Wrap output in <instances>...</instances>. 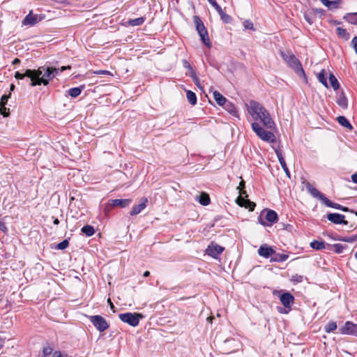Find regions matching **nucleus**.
Returning a JSON list of instances; mask_svg holds the SVG:
<instances>
[{"label": "nucleus", "instance_id": "6ab92c4d", "mask_svg": "<svg viewBox=\"0 0 357 357\" xmlns=\"http://www.w3.org/2000/svg\"><path fill=\"white\" fill-rule=\"evenodd\" d=\"M320 2L327 7L328 9H337L341 3V0L330 1V0H319Z\"/></svg>", "mask_w": 357, "mask_h": 357}, {"label": "nucleus", "instance_id": "0e129e2a", "mask_svg": "<svg viewBox=\"0 0 357 357\" xmlns=\"http://www.w3.org/2000/svg\"><path fill=\"white\" fill-rule=\"evenodd\" d=\"M208 33L207 30H206V33H204V32H200L199 33V35L200 36V38L203 37V36H205L206 35V33Z\"/></svg>", "mask_w": 357, "mask_h": 357}, {"label": "nucleus", "instance_id": "5fc2aeb1", "mask_svg": "<svg viewBox=\"0 0 357 357\" xmlns=\"http://www.w3.org/2000/svg\"><path fill=\"white\" fill-rule=\"evenodd\" d=\"M245 188V183L244 181H241L239 183V186L238 187V189L239 190H244Z\"/></svg>", "mask_w": 357, "mask_h": 357}, {"label": "nucleus", "instance_id": "ea45409f", "mask_svg": "<svg viewBox=\"0 0 357 357\" xmlns=\"http://www.w3.org/2000/svg\"><path fill=\"white\" fill-rule=\"evenodd\" d=\"M304 277L301 275L295 274L291 276V281L293 282L300 283L303 281Z\"/></svg>", "mask_w": 357, "mask_h": 357}, {"label": "nucleus", "instance_id": "bb28decb", "mask_svg": "<svg viewBox=\"0 0 357 357\" xmlns=\"http://www.w3.org/2000/svg\"><path fill=\"white\" fill-rule=\"evenodd\" d=\"M336 33L340 38L344 39V40H348L350 38L349 33L345 29H343L342 27H337L336 29Z\"/></svg>", "mask_w": 357, "mask_h": 357}, {"label": "nucleus", "instance_id": "f704fd0d", "mask_svg": "<svg viewBox=\"0 0 357 357\" xmlns=\"http://www.w3.org/2000/svg\"><path fill=\"white\" fill-rule=\"evenodd\" d=\"M318 80L326 88L328 87V82L326 77L325 70H322L317 76Z\"/></svg>", "mask_w": 357, "mask_h": 357}, {"label": "nucleus", "instance_id": "c85d7f7f", "mask_svg": "<svg viewBox=\"0 0 357 357\" xmlns=\"http://www.w3.org/2000/svg\"><path fill=\"white\" fill-rule=\"evenodd\" d=\"M145 20H146V18L144 17H138L136 19L128 20L127 23L130 26H137L142 25L144 22Z\"/></svg>", "mask_w": 357, "mask_h": 357}, {"label": "nucleus", "instance_id": "603ef678", "mask_svg": "<svg viewBox=\"0 0 357 357\" xmlns=\"http://www.w3.org/2000/svg\"><path fill=\"white\" fill-rule=\"evenodd\" d=\"M0 230L3 232H6V231H7V227L6 226L5 222H3L1 220H0Z\"/></svg>", "mask_w": 357, "mask_h": 357}, {"label": "nucleus", "instance_id": "39448f33", "mask_svg": "<svg viewBox=\"0 0 357 357\" xmlns=\"http://www.w3.org/2000/svg\"><path fill=\"white\" fill-rule=\"evenodd\" d=\"M246 197H248L246 191L245 190H239V196L236 202L240 206L249 208L250 211H254L256 204L250 200L245 199Z\"/></svg>", "mask_w": 357, "mask_h": 357}, {"label": "nucleus", "instance_id": "473e14b6", "mask_svg": "<svg viewBox=\"0 0 357 357\" xmlns=\"http://www.w3.org/2000/svg\"><path fill=\"white\" fill-rule=\"evenodd\" d=\"M82 232L86 236H91L94 234L95 229L93 227L87 225L82 228Z\"/></svg>", "mask_w": 357, "mask_h": 357}, {"label": "nucleus", "instance_id": "e433bc0d", "mask_svg": "<svg viewBox=\"0 0 357 357\" xmlns=\"http://www.w3.org/2000/svg\"><path fill=\"white\" fill-rule=\"evenodd\" d=\"M329 82L331 84V86L333 87L334 90H337L340 87V84L337 79V78L335 77L334 75L330 74L329 75Z\"/></svg>", "mask_w": 357, "mask_h": 357}, {"label": "nucleus", "instance_id": "58836bf2", "mask_svg": "<svg viewBox=\"0 0 357 357\" xmlns=\"http://www.w3.org/2000/svg\"><path fill=\"white\" fill-rule=\"evenodd\" d=\"M357 239V235H354L350 237H344V238H337V240L344 241V242H348V243H352L354 242Z\"/></svg>", "mask_w": 357, "mask_h": 357}, {"label": "nucleus", "instance_id": "423d86ee", "mask_svg": "<svg viewBox=\"0 0 357 357\" xmlns=\"http://www.w3.org/2000/svg\"><path fill=\"white\" fill-rule=\"evenodd\" d=\"M89 319L93 325L96 328L98 331L100 332H103L106 331L109 328V324L100 315H93L89 317Z\"/></svg>", "mask_w": 357, "mask_h": 357}, {"label": "nucleus", "instance_id": "5701e85b", "mask_svg": "<svg viewBox=\"0 0 357 357\" xmlns=\"http://www.w3.org/2000/svg\"><path fill=\"white\" fill-rule=\"evenodd\" d=\"M213 96L216 102L220 106H223L227 102L226 98L217 91H213Z\"/></svg>", "mask_w": 357, "mask_h": 357}, {"label": "nucleus", "instance_id": "052dcab7", "mask_svg": "<svg viewBox=\"0 0 357 357\" xmlns=\"http://www.w3.org/2000/svg\"><path fill=\"white\" fill-rule=\"evenodd\" d=\"M108 303H109V305H110V307L111 309H114V304L112 303L110 298H108Z\"/></svg>", "mask_w": 357, "mask_h": 357}, {"label": "nucleus", "instance_id": "9d476101", "mask_svg": "<svg viewBox=\"0 0 357 357\" xmlns=\"http://www.w3.org/2000/svg\"><path fill=\"white\" fill-rule=\"evenodd\" d=\"M131 203V199H116L109 200L108 206L110 207L119 206L120 208H126Z\"/></svg>", "mask_w": 357, "mask_h": 357}, {"label": "nucleus", "instance_id": "69168bd1", "mask_svg": "<svg viewBox=\"0 0 357 357\" xmlns=\"http://www.w3.org/2000/svg\"><path fill=\"white\" fill-rule=\"evenodd\" d=\"M259 221H260V222H261V225H268V224H266V222H264L263 221V220L261 219V217L259 218Z\"/></svg>", "mask_w": 357, "mask_h": 357}, {"label": "nucleus", "instance_id": "2f4dec72", "mask_svg": "<svg viewBox=\"0 0 357 357\" xmlns=\"http://www.w3.org/2000/svg\"><path fill=\"white\" fill-rule=\"evenodd\" d=\"M275 256L271 258L272 261L282 262L289 258V255L286 254L275 253Z\"/></svg>", "mask_w": 357, "mask_h": 357}, {"label": "nucleus", "instance_id": "a878e982", "mask_svg": "<svg viewBox=\"0 0 357 357\" xmlns=\"http://www.w3.org/2000/svg\"><path fill=\"white\" fill-rule=\"evenodd\" d=\"M337 122L343 127L347 128L349 130L353 129V126L349 123V121L347 119L346 117L343 116H340L337 118Z\"/></svg>", "mask_w": 357, "mask_h": 357}, {"label": "nucleus", "instance_id": "4468645a", "mask_svg": "<svg viewBox=\"0 0 357 357\" xmlns=\"http://www.w3.org/2000/svg\"><path fill=\"white\" fill-rule=\"evenodd\" d=\"M212 6L216 10V11L218 13V14L220 15V16L221 17V20L223 21V22L228 24V23H230L231 22V16L227 15V14H226L222 10L221 7L218 5V3L217 2H214V3H213Z\"/></svg>", "mask_w": 357, "mask_h": 357}, {"label": "nucleus", "instance_id": "864d4df0", "mask_svg": "<svg viewBox=\"0 0 357 357\" xmlns=\"http://www.w3.org/2000/svg\"><path fill=\"white\" fill-rule=\"evenodd\" d=\"M71 68V66H62L61 68H56V70H59V75L60 73H61L62 72H63L66 69H70Z\"/></svg>", "mask_w": 357, "mask_h": 357}, {"label": "nucleus", "instance_id": "f3484780", "mask_svg": "<svg viewBox=\"0 0 357 357\" xmlns=\"http://www.w3.org/2000/svg\"><path fill=\"white\" fill-rule=\"evenodd\" d=\"M336 102L337 104L342 109L347 108L348 100L343 91L337 95Z\"/></svg>", "mask_w": 357, "mask_h": 357}, {"label": "nucleus", "instance_id": "9b49d317", "mask_svg": "<svg viewBox=\"0 0 357 357\" xmlns=\"http://www.w3.org/2000/svg\"><path fill=\"white\" fill-rule=\"evenodd\" d=\"M280 301L284 307L290 308L291 305L294 303V297L289 292H284L280 295Z\"/></svg>", "mask_w": 357, "mask_h": 357}, {"label": "nucleus", "instance_id": "2eb2a0df", "mask_svg": "<svg viewBox=\"0 0 357 357\" xmlns=\"http://www.w3.org/2000/svg\"><path fill=\"white\" fill-rule=\"evenodd\" d=\"M223 251V248L218 245H208L206 252L207 254L214 258H216Z\"/></svg>", "mask_w": 357, "mask_h": 357}, {"label": "nucleus", "instance_id": "412c9836", "mask_svg": "<svg viewBox=\"0 0 357 357\" xmlns=\"http://www.w3.org/2000/svg\"><path fill=\"white\" fill-rule=\"evenodd\" d=\"M193 21L195 24L196 29H197V32L198 33L204 32V33H206V29L204 23L202 22V20L200 19V17L195 15L193 17Z\"/></svg>", "mask_w": 357, "mask_h": 357}, {"label": "nucleus", "instance_id": "7c9ffc66", "mask_svg": "<svg viewBox=\"0 0 357 357\" xmlns=\"http://www.w3.org/2000/svg\"><path fill=\"white\" fill-rule=\"evenodd\" d=\"M186 96H187L188 101L189 102L190 104H191L192 105H196L197 96L194 92H192V91H190V90L187 91Z\"/></svg>", "mask_w": 357, "mask_h": 357}, {"label": "nucleus", "instance_id": "f8f14e48", "mask_svg": "<svg viewBox=\"0 0 357 357\" xmlns=\"http://www.w3.org/2000/svg\"><path fill=\"white\" fill-rule=\"evenodd\" d=\"M147 202V198L142 197L140 199V203L138 205H135L132 206V209L130 211V215L134 216L139 214L142 210H144L146 208Z\"/></svg>", "mask_w": 357, "mask_h": 357}, {"label": "nucleus", "instance_id": "bf43d9fd", "mask_svg": "<svg viewBox=\"0 0 357 357\" xmlns=\"http://www.w3.org/2000/svg\"><path fill=\"white\" fill-rule=\"evenodd\" d=\"M315 11L317 13L319 14H322L324 12V10L321 8H316Z\"/></svg>", "mask_w": 357, "mask_h": 357}, {"label": "nucleus", "instance_id": "f257e3e1", "mask_svg": "<svg viewBox=\"0 0 357 357\" xmlns=\"http://www.w3.org/2000/svg\"><path fill=\"white\" fill-rule=\"evenodd\" d=\"M248 112L255 121L251 124L252 130L263 141L273 143L275 136L273 130L275 123L266 109L257 101L251 100L247 105Z\"/></svg>", "mask_w": 357, "mask_h": 357}, {"label": "nucleus", "instance_id": "c9c22d12", "mask_svg": "<svg viewBox=\"0 0 357 357\" xmlns=\"http://www.w3.org/2000/svg\"><path fill=\"white\" fill-rule=\"evenodd\" d=\"M310 246L314 250H322L325 248V243L324 241H313L310 243Z\"/></svg>", "mask_w": 357, "mask_h": 357}, {"label": "nucleus", "instance_id": "de8ad7c7", "mask_svg": "<svg viewBox=\"0 0 357 357\" xmlns=\"http://www.w3.org/2000/svg\"><path fill=\"white\" fill-rule=\"evenodd\" d=\"M93 73L96 75H112V73L108 70H96Z\"/></svg>", "mask_w": 357, "mask_h": 357}, {"label": "nucleus", "instance_id": "4c0bfd02", "mask_svg": "<svg viewBox=\"0 0 357 357\" xmlns=\"http://www.w3.org/2000/svg\"><path fill=\"white\" fill-rule=\"evenodd\" d=\"M336 328H337V324H336V322L331 321V322L328 323L325 326L324 331H325L326 333H329L331 332L334 331Z\"/></svg>", "mask_w": 357, "mask_h": 357}, {"label": "nucleus", "instance_id": "a19ab883", "mask_svg": "<svg viewBox=\"0 0 357 357\" xmlns=\"http://www.w3.org/2000/svg\"><path fill=\"white\" fill-rule=\"evenodd\" d=\"M68 245H69L68 241L67 239H65L63 241H61V243H59L57 245L56 248L59 250H64L68 246Z\"/></svg>", "mask_w": 357, "mask_h": 357}, {"label": "nucleus", "instance_id": "8fccbe9b", "mask_svg": "<svg viewBox=\"0 0 357 357\" xmlns=\"http://www.w3.org/2000/svg\"><path fill=\"white\" fill-rule=\"evenodd\" d=\"M190 77H192V79L195 84H199V83H200L199 79L197 77L195 73H192V75H190Z\"/></svg>", "mask_w": 357, "mask_h": 357}, {"label": "nucleus", "instance_id": "f03ea898", "mask_svg": "<svg viewBox=\"0 0 357 357\" xmlns=\"http://www.w3.org/2000/svg\"><path fill=\"white\" fill-rule=\"evenodd\" d=\"M59 70L55 67L43 66L38 69H27L24 73L16 72L15 77L17 79H23L27 77L31 86H40L41 84L47 86L56 75Z\"/></svg>", "mask_w": 357, "mask_h": 357}, {"label": "nucleus", "instance_id": "dca6fc26", "mask_svg": "<svg viewBox=\"0 0 357 357\" xmlns=\"http://www.w3.org/2000/svg\"><path fill=\"white\" fill-rule=\"evenodd\" d=\"M275 153L277 155L278 159V160H279V162H280V163L283 170L285 172L287 176L289 178H290V172H289V169H288V167L287 166V164H286L285 160H284V159L283 158V155L282 154L281 151L277 149V150H275Z\"/></svg>", "mask_w": 357, "mask_h": 357}, {"label": "nucleus", "instance_id": "a211bd4d", "mask_svg": "<svg viewBox=\"0 0 357 357\" xmlns=\"http://www.w3.org/2000/svg\"><path fill=\"white\" fill-rule=\"evenodd\" d=\"M325 205L327 206L328 207L333 208H335V209H339V210H341V211H344V212H349V211L351 213H354L353 210H351L349 208L343 206H342V205H340L339 204L334 203V202H331L328 199V200H326V202Z\"/></svg>", "mask_w": 357, "mask_h": 357}, {"label": "nucleus", "instance_id": "37998d69", "mask_svg": "<svg viewBox=\"0 0 357 357\" xmlns=\"http://www.w3.org/2000/svg\"><path fill=\"white\" fill-rule=\"evenodd\" d=\"M52 350H53L52 348L50 346L44 347L43 350V356L49 357V356L52 354Z\"/></svg>", "mask_w": 357, "mask_h": 357}, {"label": "nucleus", "instance_id": "774afa93", "mask_svg": "<svg viewBox=\"0 0 357 357\" xmlns=\"http://www.w3.org/2000/svg\"><path fill=\"white\" fill-rule=\"evenodd\" d=\"M10 89L11 91H13L15 89V85L13 84H10Z\"/></svg>", "mask_w": 357, "mask_h": 357}, {"label": "nucleus", "instance_id": "6e6d98bb", "mask_svg": "<svg viewBox=\"0 0 357 357\" xmlns=\"http://www.w3.org/2000/svg\"><path fill=\"white\" fill-rule=\"evenodd\" d=\"M351 180L354 183H357V173L351 175Z\"/></svg>", "mask_w": 357, "mask_h": 357}, {"label": "nucleus", "instance_id": "1a4fd4ad", "mask_svg": "<svg viewBox=\"0 0 357 357\" xmlns=\"http://www.w3.org/2000/svg\"><path fill=\"white\" fill-rule=\"evenodd\" d=\"M345 216L342 214L337 213H331L327 214V219L334 224H342L344 225H347L348 222L344 220Z\"/></svg>", "mask_w": 357, "mask_h": 357}, {"label": "nucleus", "instance_id": "ddd939ff", "mask_svg": "<svg viewBox=\"0 0 357 357\" xmlns=\"http://www.w3.org/2000/svg\"><path fill=\"white\" fill-rule=\"evenodd\" d=\"M258 254L264 258H268L275 254V251L269 245L264 244L260 246L258 250Z\"/></svg>", "mask_w": 357, "mask_h": 357}, {"label": "nucleus", "instance_id": "7ed1b4c3", "mask_svg": "<svg viewBox=\"0 0 357 357\" xmlns=\"http://www.w3.org/2000/svg\"><path fill=\"white\" fill-rule=\"evenodd\" d=\"M280 55L284 61L292 68L299 75H305V72L298 59L290 52H280Z\"/></svg>", "mask_w": 357, "mask_h": 357}, {"label": "nucleus", "instance_id": "c756f323", "mask_svg": "<svg viewBox=\"0 0 357 357\" xmlns=\"http://www.w3.org/2000/svg\"><path fill=\"white\" fill-rule=\"evenodd\" d=\"M84 88V86H81L80 87H74L71 88L68 90V94L73 98H76L80 95L82 89Z\"/></svg>", "mask_w": 357, "mask_h": 357}, {"label": "nucleus", "instance_id": "6e6552de", "mask_svg": "<svg viewBox=\"0 0 357 357\" xmlns=\"http://www.w3.org/2000/svg\"><path fill=\"white\" fill-rule=\"evenodd\" d=\"M306 189L307 192L314 197L321 200L323 204H326L328 198L325 197V195L319 192L317 188H315L312 184L310 183H307Z\"/></svg>", "mask_w": 357, "mask_h": 357}, {"label": "nucleus", "instance_id": "b1692460", "mask_svg": "<svg viewBox=\"0 0 357 357\" xmlns=\"http://www.w3.org/2000/svg\"><path fill=\"white\" fill-rule=\"evenodd\" d=\"M225 109L236 118H239L236 107L231 102L227 101L224 105Z\"/></svg>", "mask_w": 357, "mask_h": 357}, {"label": "nucleus", "instance_id": "e2e57ef3", "mask_svg": "<svg viewBox=\"0 0 357 357\" xmlns=\"http://www.w3.org/2000/svg\"><path fill=\"white\" fill-rule=\"evenodd\" d=\"M150 275V272L149 271H146L144 274H143V276L144 277H148Z\"/></svg>", "mask_w": 357, "mask_h": 357}, {"label": "nucleus", "instance_id": "49530a36", "mask_svg": "<svg viewBox=\"0 0 357 357\" xmlns=\"http://www.w3.org/2000/svg\"><path fill=\"white\" fill-rule=\"evenodd\" d=\"M183 65L185 68H187L189 71H192V73H195L194 70L192 69V66L189 63V62L187 60L183 61Z\"/></svg>", "mask_w": 357, "mask_h": 357}, {"label": "nucleus", "instance_id": "c03bdc74", "mask_svg": "<svg viewBox=\"0 0 357 357\" xmlns=\"http://www.w3.org/2000/svg\"><path fill=\"white\" fill-rule=\"evenodd\" d=\"M10 94L9 95H3L1 98L0 100V107L5 106L8 102V98H10Z\"/></svg>", "mask_w": 357, "mask_h": 357}, {"label": "nucleus", "instance_id": "20e7f679", "mask_svg": "<svg viewBox=\"0 0 357 357\" xmlns=\"http://www.w3.org/2000/svg\"><path fill=\"white\" fill-rule=\"evenodd\" d=\"M143 317L144 316L142 314L136 312H126L119 314V318L121 321L133 327L138 326L139 320Z\"/></svg>", "mask_w": 357, "mask_h": 357}, {"label": "nucleus", "instance_id": "a18cd8bd", "mask_svg": "<svg viewBox=\"0 0 357 357\" xmlns=\"http://www.w3.org/2000/svg\"><path fill=\"white\" fill-rule=\"evenodd\" d=\"M243 26L246 29L254 30L253 23L250 20L244 21Z\"/></svg>", "mask_w": 357, "mask_h": 357}, {"label": "nucleus", "instance_id": "393cba45", "mask_svg": "<svg viewBox=\"0 0 357 357\" xmlns=\"http://www.w3.org/2000/svg\"><path fill=\"white\" fill-rule=\"evenodd\" d=\"M197 199L199 204L203 206H207L210 204L209 195L206 192H202L200 195L197 197Z\"/></svg>", "mask_w": 357, "mask_h": 357}, {"label": "nucleus", "instance_id": "4be33fe9", "mask_svg": "<svg viewBox=\"0 0 357 357\" xmlns=\"http://www.w3.org/2000/svg\"><path fill=\"white\" fill-rule=\"evenodd\" d=\"M265 218L271 225H272L277 222L278 214L275 211L267 210Z\"/></svg>", "mask_w": 357, "mask_h": 357}, {"label": "nucleus", "instance_id": "aec40b11", "mask_svg": "<svg viewBox=\"0 0 357 357\" xmlns=\"http://www.w3.org/2000/svg\"><path fill=\"white\" fill-rule=\"evenodd\" d=\"M37 17L36 15H33L32 12L31 11L29 14H28L22 21V24L24 25H30L33 26L37 23Z\"/></svg>", "mask_w": 357, "mask_h": 357}, {"label": "nucleus", "instance_id": "680f3d73", "mask_svg": "<svg viewBox=\"0 0 357 357\" xmlns=\"http://www.w3.org/2000/svg\"><path fill=\"white\" fill-rule=\"evenodd\" d=\"M3 340L0 337V350L3 347Z\"/></svg>", "mask_w": 357, "mask_h": 357}, {"label": "nucleus", "instance_id": "0eeeda50", "mask_svg": "<svg viewBox=\"0 0 357 357\" xmlns=\"http://www.w3.org/2000/svg\"><path fill=\"white\" fill-rule=\"evenodd\" d=\"M339 330L341 334L357 336V324L351 321H347Z\"/></svg>", "mask_w": 357, "mask_h": 357}, {"label": "nucleus", "instance_id": "3c124183", "mask_svg": "<svg viewBox=\"0 0 357 357\" xmlns=\"http://www.w3.org/2000/svg\"><path fill=\"white\" fill-rule=\"evenodd\" d=\"M351 45L356 53L357 54V36L354 37L351 41Z\"/></svg>", "mask_w": 357, "mask_h": 357}, {"label": "nucleus", "instance_id": "72a5a7b5", "mask_svg": "<svg viewBox=\"0 0 357 357\" xmlns=\"http://www.w3.org/2000/svg\"><path fill=\"white\" fill-rule=\"evenodd\" d=\"M331 247L333 248L331 249V250H333L335 252H336L337 254L342 253L344 250H345L347 248V245H342L340 243H335V244L331 245Z\"/></svg>", "mask_w": 357, "mask_h": 357}, {"label": "nucleus", "instance_id": "338daca9", "mask_svg": "<svg viewBox=\"0 0 357 357\" xmlns=\"http://www.w3.org/2000/svg\"><path fill=\"white\" fill-rule=\"evenodd\" d=\"M59 220L57 218H54V224L57 225H59Z\"/></svg>", "mask_w": 357, "mask_h": 357}, {"label": "nucleus", "instance_id": "13d9d810", "mask_svg": "<svg viewBox=\"0 0 357 357\" xmlns=\"http://www.w3.org/2000/svg\"><path fill=\"white\" fill-rule=\"evenodd\" d=\"M278 311L280 312V313H287V311L286 310H284V308L282 307H278Z\"/></svg>", "mask_w": 357, "mask_h": 357}, {"label": "nucleus", "instance_id": "cd10ccee", "mask_svg": "<svg viewBox=\"0 0 357 357\" xmlns=\"http://www.w3.org/2000/svg\"><path fill=\"white\" fill-rule=\"evenodd\" d=\"M344 19L349 23L357 24V13H347L344 16Z\"/></svg>", "mask_w": 357, "mask_h": 357}, {"label": "nucleus", "instance_id": "09e8293b", "mask_svg": "<svg viewBox=\"0 0 357 357\" xmlns=\"http://www.w3.org/2000/svg\"><path fill=\"white\" fill-rule=\"evenodd\" d=\"M0 113L3 116H7L9 114V112H7V109L5 107V106L0 107Z\"/></svg>", "mask_w": 357, "mask_h": 357}, {"label": "nucleus", "instance_id": "4d7b16f0", "mask_svg": "<svg viewBox=\"0 0 357 357\" xmlns=\"http://www.w3.org/2000/svg\"><path fill=\"white\" fill-rule=\"evenodd\" d=\"M12 63L13 65H16L20 63V60L18 58H16L13 61Z\"/></svg>", "mask_w": 357, "mask_h": 357}, {"label": "nucleus", "instance_id": "79ce46f5", "mask_svg": "<svg viewBox=\"0 0 357 357\" xmlns=\"http://www.w3.org/2000/svg\"><path fill=\"white\" fill-rule=\"evenodd\" d=\"M201 40L203 43H204L208 47H211V43L210 42V39L208 35V33L206 35L203 36V37L201 38Z\"/></svg>", "mask_w": 357, "mask_h": 357}]
</instances>
